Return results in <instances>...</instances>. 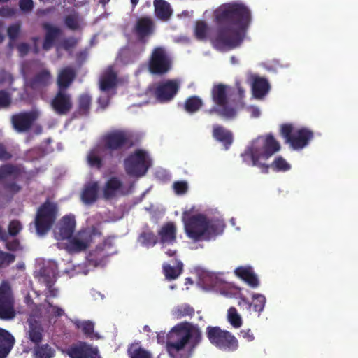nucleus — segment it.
<instances>
[{
	"mask_svg": "<svg viewBox=\"0 0 358 358\" xmlns=\"http://www.w3.org/2000/svg\"><path fill=\"white\" fill-rule=\"evenodd\" d=\"M213 137L217 141L221 142L225 150H228L233 143V134L220 124H214L213 127Z\"/></svg>",
	"mask_w": 358,
	"mask_h": 358,
	"instance_id": "24",
	"label": "nucleus"
},
{
	"mask_svg": "<svg viewBox=\"0 0 358 358\" xmlns=\"http://www.w3.org/2000/svg\"><path fill=\"white\" fill-rule=\"evenodd\" d=\"M104 148L110 155L115 152H122L134 145L132 136L124 130L117 129L107 133L103 137Z\"/></svg>",
	"mask_w": 358,
	"mask_h": 358,
	"instance_id": "9",
	"label": "nucleus"
},
{
	"mask_svg": "<svg viewBox=\"0 0 358 358\" xmlns=\"http://www.w3.org/2000/svg\"><path fill=\"white\" fill-rule=\"evenodd\" d=\"M4 189L11 194H15L21 191L22 187L16 182H8L3 184Z\"/></svg>",
	"mask_w": 358,
	"mask_h": 358,
	"instance_id": "57",
	"label": "nucleus"
},
{
	"mask_svg": "<svg viewBox=\"0 0 358 358\" xmlns=\"http://www.w3.org/2000/svg\"><path fill=\"white\" fill-rule=\"evenodd\" d=\"M155 14L156 17L162 20L167 21L173 14L171 5L165 0H154Z\"/></svg>",
	"mask_w": 358,
	"mask_h": 358,
	"instance_id": "32",
	"label": "nucleus"
},
{
	"mask_svg": "<svg viewBox=\"0 0 358 358\" xmlns=\"http://www.w3.org/2000/svg\"><path fill=\"white\" fill-rule=\"evenodd\" d=\"M12 98L10 94L6 90H0V108H8L10 106Z\"/></svg>",
	"mask_w": 358,
	"mask_h": 358,
	"instance_id": "53",
	"label": "nucleus"
},
{
	"mask_svg": "<svg viewBox=\"0 0 358 358\" xmlns=\"http://www.w3.org/2000/svg\"><path fill=\"white\" fill-rule=\"evenodd\" d=\"M42 27L46 31L43 43V49L48 50L53 47L56 40L58 38L62 31L59 28L52 26L47 22L43 23Z\"/></svg>",
	"mask_w": 358,
	"mask_h": 358,
	"instance_id": "27",
	"label": "nucleus"
},
{
	"mask_svg": "<svg viewBox=\"0 0 358 358\" xmlns=\"http://www.w3.org/2000/svg\"><path fill=\"white\" fill-rule=\"evenodd\" d=\"M15 316L14 298L10 285L3 282L0 285V319L11 320Z\"/></svg>",
	"mask_w": 358,
	"mask_h": 358,
	"instance_id": "12",
	"label": "nucleus"
},
{
	"mask_svg": "<svg viewBox=\"0 0 358 358\" xmlns=\"http://www.w3.org/2000/svg\"><path fill=\"white\" fill-rule=\"evenodd\" d=\"M76 228V219L74 215L64 216L59 221L58 231L56 232L58 240H66L71 238Z\"/></svg>",
	"mask_w": 358,
	"mask_h": 358,
	"instance_id": "18",
	"label": "nucleus"
},
{
	"mask_svg": "<svg viewBox=\"0 0 358 358\" xmlns=\"http://www.w3.org/2000/svg\"><path fill=\"white\" fill-rule=\"evenodd\" d=\"M122 187V182L117 177H111L106 182L103 188V196L110 199L115 196L117 191Z\"/></svg>",
	"mask_w": 358,
	"mask_h": 358,
	"instance_id": "35",
	"label": "nucleus"
},
{
	"mask_svg": "<svg viewBox=\"0 0 358 358\" xmlns=\"http://www.w3.org/2000/svg\"><path fill=\"white\" fill-rule=\"evenodd\" d=\"M45 303L49 308L52 309V313L57 317H61L64 314V311L62 308L57 306H53L47 299L45 300Z\"/></svg>",
	"mask_w": 358,
	"mask_h": 358,
	"instance_id": "63",
	"label": "nucleus"
},
{
	"mask_svg": "<svg viewBox=\"0 0 358 358\" xmlns=\"http://www.w3.org/2000/svg\"><path fill=\"white\" fill-rule=\"evenodd\" d=\"M24 172V168L17 164H6L0 166V181L8 177L17 180Z\"/></svg>",
	"mask_w": 358,
	"mask_h": 358,
	"instance_id": "31",
	"label": "nucleus"
},
{
	"mask_svg": "<svg viewBox=\"0 0 358 358\" xmlns=\"http://www.w3.org/2000/svg\"><path fill=\"white\" fill-rule=\"evenodd\" d=\"M16 13V10L8 6H4L0 8V16L3 17H12Z\"/></svg>",
	"mask_w": 358,
	"mask_h": 358,
	"instance_id": "61",
	"label": "nucleus"
},
{
	"mask_svg": "<svg viewBox=\"0 0 358 358\" xmlns=\"http://www.w3.org/2000/svg\"><path fill=\"white\" fill-rule=\"evenodd\" d=\"M92 242V234L86 230L80 231L78 234L69 238L66 248L69 252L77 253L85 250Z\"/></svg>",
	"mask_w": 358,
	"mask_h": 358,
	"instance_id": "16",
	"label": "nucleus"
},
{
	"mask_svg": "<svg viewBox=\"0 0 358 358\" xmlns=\"http://www.w3.org/2000/svg\"><path fill=\"white\" fill-rule=\"evenodd\" d=\"M117 83V75L113 71L107 72L100 80V89L102 91H108L113 88Z\"/></svg>",
	"mask_w": 358,
	"mask_h": 358,
	"instance_id": "39",
	"label": "nucleus"
},
{
	"mask_svg": "<svg viewBox=\"0 0 358 358\" xmlns=\"http://www.w3.org/2000/svg\"><path fill=\"white\" fill-rule=\"evenodd\" d=\"M50 106L57 115H67L73 108L71 94L66 90L58 89L50 101Z\"/></svg>",
	"mask_w": 358,
	"mask_h": 358,
	"instance_id": "15",
	"label": "nucleus"
},
{
	"mask_svg": "<svg viewBox=\"0 0 358 358\" xmlns=\"http://www.w3.org/2000/svg\"><path fill=\"white\" fill-rule=\"evenodd\" d=\"M74 324L78 329H81L83 333L87 336L90 338H92L94 335V324L90 321H76Z\"/></svg>",
	"mask_w": 358,
	"mask_h": 358,
	"instance_id": "47",
	"label": "nucleus"
},
{
	"mask_svg": "<svg viewBox=\"0 0 358 358\" xmlns=\"http://www.w3.org/2000/svg\"><path fill=\"white\" fill-rule=\"evenodd\" d=\"M114 249V242L112 237H108L103 243L96 245V248L90 253L92 261H101L103 259L115 253Z\"/></svg>",
	"mask_w": 358,
	"mask_h": 358,
	"instance_id": "20",
	"label": "nucleus"
},
{
	"mask_svg": "<svg viewBox=\"0 0 358 358\" xmlns=\"http://www.w3.org/2000/svg\"><path fill=\"white\" fill-rule=\"evenodd\" d=\"M36 278L45 286L54 285L56 282V271L52 265L44 266L37 271Z\"/></svg>",
	"mask_w": 358,
	"mask_h": 358,
	"instance_id": "29",
	"label": "nucleus"
},
{
	"mask_svg": "<svg viewBox=\"0 0 358 358\" xmlns=\"http://www.w3.org/2000/svg\"><path fill=\"white\" fill-rule=\"evenodd\" d=\"M12 155L7 150L6 147L0 143V161H6L11 159Z\"/></svg>",
	"mask_w": 358,
	"mask_h": 358,
	"instance_id": "64",
	"label": "nucleus"
},
{
	"mask_svg": "<svg viewBox=\"0 0 358 358\" xmlns=\"http://www.w3.org/2000/svg\"><path fill=\"white\" fill-rule=\"evenodd\" d=\"M55 355V350L48 344L37 345L34 348L35 358H52Z\"/></svg>",
	"mask_w": 358,
	"mask_h": 358,
	"instance_id": "44",
	"label": "nucleus"
},
{
	"mask_svg": "<svg viewBox=\"0 0 358 358\" xmlns=\"http://www.w3.org/2000/svg\"><path fill=\"white\" fill-rule=\"evenodd\" d=\"M280 149V145L278 141L275 140L272 134H268L264 138L262 151L258 152V154L261 155L263 159H268Z\"/></svg>",
	"mask_w": 358,
	"mask_h": 358,
	"instance_id": "26",
	"label": "nucleus"
},
{
	"mask_svg": "<svg viewBox=\"0 0 358 358\" xmlns=\"http://www.w3.org/2000/svg\"><path fill=\"white\" fill-rule=\"evenodd\" d=\"M71 358H96L98 350L85 342H81L77 345H73L68 350Z\"/></svg>",
	"mask_w": 358,
	"mask_h": 358,
	"instance_id": "22",
	"label": "nucleus"
},
{
	"mask_svg": "<svg viewBox=\"0 0 358 358\" xmlns=\"http://www.w3.org/2000/svg\"><path fill=\"white\" fill-rule=\"evenodd\" d=\"M15 343L14 336L6 329L0 328V358H7Z\"/></svg>",
	"mask_w": 358,
	"mask_h": 358,
	"instance_id": "23",
	"label": "nucleus"
},
{
	"mask_svg": "<svg viewBox=\"0 0 358 358\" xmlns=\"http://www.w3.org/2000/svg\"><path fill=\"white\" fill-rule=\"evenodd\" d=\"M76 77V70L71 66L63 68L57 76V84L58 89L66 90Z\"/></svg>",
	"mask_w": 358,
	"mask_h": 358,
	"instance_id": "25",
	"label": "nucleus"
},
{
	"mask_svg": "<svg viewBox=\"0 0 358 358\" xmlns=\"http://www.w3.org/2000/svg\"><path fill=\"white\" fill-rule=\"evenodd\" d=\"M275 172H285L291 169V165L281 156L276 157L271 164Z\"/></svg>",
	"mask_w": 358,
	"mask_h": 358,
	"instance_id": "45",
	"label": "nucleus"
},
{
	"mask_svg": "<svg viewBox=\"0 0 358 358\" xmlns=\"http://www.w3.org/2000/svg\"><path fill=\"white\" fill-rule=\"evenodd\" d=\"M253 96L257 99L264 97L270 90V85L268 80L264 78H255L252 83Z\"/></svg>",
	"mask_w": 358,
	"mask_h": 358,
	"instance_id": "34",
	"label": "nucleus"
},
{
	"mask_svg": "<svg viewBox=\"0 0 358 358\" xmlns=\"http://www.w3.org/2000/svg\"><path fill=\"white\" fill-rule=\"evenodd\" d=\"M183 264L178 262L176 266H172L170 264H165L163 266L165 276L169 280L177 278L182 271Z\"/></svg>",
	"mask_w": 358,
	"mask_h": 358,
	"instance_id": "43",
	"label": "nucleus"
},
{
	"mask_svg": "<svg viewBox=\"0 0 358 358\" xmlns=\"http://www.w3.org/2000/svg\"><path fill=\"white\" fill-rule=\"evenodd\" d=\"M92 104V97L87 94L80 95L78 100V109L75 115L86 116L90 113Z\"/></svg>",
	"mask_w": 358,
	"mask_h": 358,
	"instance_id": "36",
	"label": "nucleus"
},
{
	"mask_svg": "<svg viewBox=\"0 0 358 358\" xmlns=\"http://www.w3.org/2000/svg\"><path fill=\"white\" fill-rule=\"evenodd\" d=\"M173 331L176 332L177 341L166 342L167 352L172 357H176L186 345H188L189 352L194 351L203 339L199 327L188 322L176 325Z\"/></svg>",
	"mask_w": 358,
	"mask_h": 358,
	"instance_id": "2",
	"label": "nucleus"
},
{
	"mask_svg": "<svg viewBox=\"0 0 358 358\" xmlns=\"http://www.w3.org/2000/svg\"><path fill=\"white\" fill-rule=\"evenodd\" d=\"M227 90V86L222 83L213 85L210 96L215 106L206 110V113L216 114L225 120H232L236 117L239 106L237 105L234 107L229 104ZM239 106L242 107L243 103H240Z\"/></svg>",
	"mask_w": 358,
	"mask_h": 358,
	"instance_id": "4",
	"label": "nucleus"
},
{
	"mask_svg": "<svg viewBox=\"0 0 358 358\" xmlns=\"http://www.w3.org/2000/svg\"><path fill=\"white\" fill-rule=\"evenodd\" d=\"M39 115L40 113L37 110L15 113L10 119L13 128L19 133L27 132L31 129Z\"/></svg>",
	"mask_w": 358,
	"mask_h": 358,
	"instance_id": "13",
	"label": "nucleus"
},
{
	"mask_svg": "<svg viewBox=\"0 0 358 358\" xmlns=\"http://www.w3.org/2000/svg\"><path fill=\"white\" fill-rule=\"evenodd\" d=\"M280 134L294 150L305 148L313 138V132L310 129L301 128L294 131L293 125L289 123L280 126Z\"/></svg>",
	"mask_w": 358,
	"mask_h": 358,
	"instance_id": "6",
	"label": "nucleus"
},
{
	"mask_svg": "<svg viewBox=\"0 0 358 358\" xmlns=\"http://www.w3.org/2000/svg\"><path fill=\"white\" fill-rule=\"evenodd\" d=\"M99 185L98 182H90L85 185L81 193V199L85 204L94 203L98 199Z\"/></svg>",
	"mask_w": 358,
	"mask_h": 358,
	"instance_id": "30",
	"label": "nucleus"
},
{
	"mask_svg": "<svg viewBox=\"0 0 358 358\" xmlns=\"http://www.w3.org/2000/svg\"><path fill=\"white\" fill-rule=\"evenodd\" d=\"M206 336L213 345L221 350L234 351L238 348V343L235 336L219 327L208 326Z\"/></svg>",
	"mask_w": 358,
	"mask_h": 358,
	"instance_id": "10",
	"label": "nucleus"
},
{
	"mask_svg": "<svg viewBox=\"0 0 358 358\" xmlns=\"http://www.w3.org/2000/svg\"><path fill=\"white\" fill-rule=\"evenodd\" d=\"M77 43V38L74 37H69L63 40L62 42V46L65 50H69L70 49L73 48Z\"/></svg>",
	"mask_w": 358,
	"mask_h": 358,
	"instance_id": "60",
	"label": "nucleus"
},
{
	"mask_svg": "<svg viewBox=\"0 0 358 358\" xmlns=\"http://www.w3.org/2000/svg\"><path fill=\"white\" fill-rule=\"evenodd\" d=\"M22 24L20 21L16 22L8 26L7 28V34L10 41H15L20 33Z\"/></svg>",
	"mask_w": 358,
	"mask_h": 358,
	"instance_id": "50",
	"label": "nucleus"
},
{
	"mask_svg": "<svg viewBox=\"0 0 358 358\" xmlns=\"http://www.w3.org/2000/svg\"><path fill=\"white\" fill-rule=\"evenodd\" d=\"M203 106L202 99L197 96H192L187 98L184 104V108L189 113L197 112Z\"/></svg>",
	"mask_w": 358,
	"mask_h": 358,
	"instance_id": "40",
	"label": "nucleus"
},
{
	"mask_svg": "<svg viewBox=\"0 0 358 358\" xmlns=\"http://www.w3.org/2000/svg\"><path fill=\"white\" fill-rule=\"evenodd\" d=\"M138 241L145 247L154 246L159 241L153 231L148 230L140 234Z\"/></svg>",
	"mask_w": 358,
	"mask_h": 358,
	"instance_id": "42",
	"label": "nucleus"
},
{
	"mask_svg": "<svg viewBox=\"0 0 358 358\" xmlns=\"http://www.w3.org/2000/svg\"><path fill=\"white\" fill-rule=\"evenodd\" d=\"M208 231L206 237L209 238L212 236H217L223 232L225 228L224 222L219 219H207Z\"/></svg>",
	"mask_w": 358,
	"mask_h": 358,
	"instance_id": "37",
	"label": "nucleus"
},
{
	"mask_svg": "<svg viewBox=\"0 0 358 358\" xmlns=\"http://www.w3.org/2000/svg\"><path fill=\"white\" fill-rule=\"evenodd\" d=\"M173 188L176 194H185L188 190V184L185 180L176 181L173 184Z\"/></svg>",
	"mask_w": 358,
	"mask_h": 358,
	"instance_id": "54",
	"label": "nucleus"
},
{
	"mask_svg": "<svg viewBox=\"0 0 358 358\" xmlns=\"http://www.w3.org/2000/svg\"><path fill=\"white\" fill-rule=\"evenodd\" d=\"M217 25L212 38L213 47L222 52L232 50L241 45L251 22L250 11L243 3H224L215 11Z\"/></svg>",
	"mask_w": 358,
	"mask_h": 358,
	"instance_id": "1",
	"label": "nucleus"
},
{
	"mask_svg": "<svg viewBox=\"0 0 358 358\" xmlns=\"http://www.w3.org/2000/svg\"><path fill=\"white\" fill-rule=\"evenodd\" d=\"M114 249V242L112 237H108L103 243L96 245V248L90 253L92 261H101L103 259L115 253Z\"/></svg>",
	"mask_w": 358,
	"mask_h": 358,
	"instance_id": "21",
	"label": "nucleus"
},
{
	"mask_svg": "<svg viewBox=\"0 0 358 358\" xmlns=\"http://www.w3.org/2000/svg\"><path fill=\"white\" fill-rule=\"evenodd\" d=\"M52 76L48 69H43L34 74L28 81V85L34 91H41L52 83Z\"/></svg>",
	"mask_w": 358,
	"mask_h": 358,
	"instance_id": "17",
	"label": "nucleus"
},
{
	"mask_svg": "<svg viewBox=\"0 0 358 358\" xmlns=\"http://www.w3.org/2000/svg\"><path fill=\"white\" fill-rule=\"evenodd\" d=\"M131 358H151V355L144 349L138 348L134 351Z\"/></svg>",
	"mask_w": 358,
	"mask_h": 358,
	"instance_id": "62",
	"label": "nucleus"
},
{
	"mask_svg": "<svg viewBox=\"0 0 358 358\" xmlns=\"http://www.w3.org/2000/svg\"><path fill=\"white\" fill-rule=\"evenodd\" d=\"M43 329L40 325L31 324L29 329V338L36 344H38L42 340Z\"/></svg>",
	"mask_w": 358,
	"mask_h": 358,
	"instance_id": "46",
	"label": "nucleus"
},
{
	"mask_svg": "<svg viewBox=\"0 0 358 358\" xmlns=\"http://www.w3.org/2000/svg\"><path fill=\"white\" fill-rule=\"evenodd\" d=\"M20 9L24 13H28L32 11L34 8L33 0H19Z\"/></svg>",
	"mask_w": 358,
	"mask_h": 358,
	"instance_id": "59",
	"label": "nucleus"
},
{
	"mask_svg": "<svg viewBox=\"0 0 358 358\" xmlns=\"http://www.w3.org/2000/svg\"><path fill=\"white\" fill-rule=\"evenodd\" d=\"M179 90V83L175 80L159 83L154 90V96L159 103L171 101Z\"/></svg>",
	"mask_w": 358,
	"mask_h": 358,
	"instance_id": "14",
	"label": "nucleus"
},
{
	"mask_svg": "<svg viewBox=\"0 0 358 358\" xmlns=\"http://www.w3.org/2000/svg\"><path fill=\"white\" fill-rule=\"evenodd\" d=\"M15 260V255L0 250V268L8 266L13 263Z\"/></svg>",
	"mask_w": 358,
	"mask_h": 358,
	"instance_id": "52",
	"label": "nucleus"
},
{
	"mask_svg": "<svg viewBox=\"0 0 358 358\" xmlns=\"http://www.w3.org/2000/svg\"><path fill=\"white\" fill-rule=\"evenodd\" d=\"M172 68L171 57L164 46L155 47L148 61V69L152 75L162 76Z\"/></svg>",
	"mask_w": 358,
	"mask_h": 358,
	"instance_id": "8",
	"label": "nucleus"
},
{
	"mask_svg": "<svg viewBox=\"0 0 358 358\" xmlns=\"http://www.w3.org/2000/svg\"><path fill=\"white\" fill-rule=\"evenodd\" d=\"M236 276L245 281L252 288H256L259 285V281L252 268L250 266H239L236 268Z\"/></svg>",
	"mask_w": 358,
	"mask_h": 358,
	"instance_id": "28",
	"label": "nucleus"
},
{
	"mask_svg": "<svg viewBox=\"0 0 358 358\" xmlns=\"http://www.w3.org/2000/svg\"><path fill=\"white\" fill-rule=\"evenodd\" d=\"M252 303H250L245 296H241L238 305H245L248 309L252 306L253 310L258 313L263 311L266 304V297L260 294H255L252 296Z\"/></svg>",
	"mask_w": 358,
	"mask_h": 358,
	"instance_id": "33",
	"label": "nucleus"
},
{
	"mask_svg": "<svg viewBox=\"0 0 358 358\" xmlns=\"http://www.w3.org/2000/svg\"><path fill=\"white\" fill-rule=\"evenodd\" d=\"M22 229V224L17 220H12L8 225V234L11 236H17Z\"/></svg>",
	"mask_w": 358,
	"mask_h": 358,
	"instance_id": "56",
	"label": "nucleus"
},
{
	"mask_svg": "<svg viewBox=\"0 0 358 358\" xmlns=\"http://www.w3.org/2000/svg\"><path fill=\"white\" fill-rule=\"evenodd\" d=\"M126 173L131 176L142 177L151 166V160L146 151L137 149L124 162Z\"/></svg>",
	"mask_w": 358,
	"mask_h": 358,
	"instance_id": "7",
	"label": "nucleus"
},
{
	"mask_svg": "<svg viewBox=\"0 0 358 358\" xmlns=\"http://www.w3.org/2000/svg\"><path fill=\"white\" fill-rule=\"evenodd\" d=\"M249 155H250L252 159V166H259L262 169V172L264 173H268V169L271 166V165L260 163L259 162L260 158H262V157L261 156V155L258 154V151L257 150H251Z\"/></svg>",
	"mask_w": 358,
	"mask_h": 358,
	"instance_id": "48",
	"label": "nucleus"
},
{
	"mask_svg": "<svg viewBox=\"0 0 358 358\" xmlns=\"http://www.w3.org/2000/svg\"><path fill=\"white\" fill-rule=\"evenodd\" d=\"M58 213L57 203L47 199L37 209L34 222L29 224V229L34 226L37 235H45L54 225Z\"/></svg>",
	"mask_w": 358,
	"mask_h": 358,
	"instance_id": "5",
	"label": "nucleus"
},
{
	"mask_svg": "<svg viewBox=\"0 0 358 358\" xmlns=\"http://www.w3.org/2000/svg\"><path fill=\"white\" fill-rule=\"evenodd\" d=\"M185 230L187 236L199 241L203 238H207L208 231L207 218L202 214L192 215L185 221Z\"/></svg>",
	"mask_w": 358,
	"mask_h": 358,
	"instance_id": "11",
	"label": "nucleus"
},
{
	"mask_svg": "<svg viewBox=\"0 0 358 358\" xmlns=\"http://www.w3.org/2000/svg\"><path fill=\"white\" fill-rule=\"evenodd\" d=\"M194 308L188 303L178 305L173 311V315L177 319H181L185 317H192L194 315Z\"/></svg>",
	"mask_w": 358,
	"mask_h": 358,
	"instance_id": "41",
	"label": "nucleus"
},
{
	"mask_svg": "<svg viewBox=\"0 0 358 358\" xmlns=\"http://www.w3.org/2000/svg\"><path fill=\"white\" fill-rule=\"evenodd\" d=\"M65 25L71 30H76L79 27L78 18L74 15H66L64 18Z\"/></svg>",
	"mask_w": 358,
	"mask_h": 358,
	"instance_id": "55",
	"label": "nucleus"
},
{
	"mask_svg": "<svg viewBox=\"0 0 358 358\" xmlns=\"http://www.w3.org/2000/svg\"><path fill=\"white\" fill-rule=\"evenodd\" d=\"M177 228L174 222H168L164 224L157 232V238L162 245H173L176 242Z\"/></svg>",
	"mask_w": 358,
	"mask_h": 358,
	"instance_id": "19",
	"label": "nucleus"
},
{
	"mask_svg": "<svg viewBox=\"0 0 358 358\" xmlns=\"http://www.w3.org/2000/svg\"><path fill=\"white\" fill-rule=\"evenodd\" d=\"M13 76L10 72L6 71L5 69L0 70V85L8 83L10 85L13 84Z\"/></svg>",
	"mask_w": 358,
	"mask_h": 358,
	"instance_id": "58",
	"label": "nucleus"
},
{
	"mask_svg": "<svg viewBox=\"0 0 358 358\" xmlns=\"http://www.w3.org/2000/svg\"><path fill=\"white\" fill-rule=\"evenodd\" d=\"M87 163L91 168L100 170L103 166V159L100 156L99 149L98 148L90 150L87 155Z\"/></svg>",
	"mask_w": 358,
	"mask_h": 358,
	"instance_id": "38",
	"label": "nucleus"
},
{
	"mask_svg": "<svg viewBox=\"0 0 358 358\" xmlns=\"http://www.w3.org/2000/svg\"><path fill=\"white\" fill-rule=\"evenodd\" d=\"M227 316L229 322L234 327L238 328L241 326V317L238 314L237 310L234 307H231L229 308Z\"/></svg>",
	"mask_w": 358,
	"mask_h": 358,
	"instance_id": "49",
	"label": "nucleus"
},
{
	"mask_svg": "<svg viewBox=\"0 0 358 358\" xmlns=\"http://www.w3.org/2000/svg\"><path fill=\"white\" fill-rule=\"evenodd\" d=\"M208 32V27L205 22L199 21L196 24L194 34L196 38L202 40L206 38Z\"/></svg>",
	"mask_w": 358,
	"mask_h": 358,
	"instance_id": "51",
	"label": "nucleus"
},
{
	"mask_svg": "<svg viewBox=\"0 0 358 358\" xmlns=\"http://www.w3.org/2000/svg\"><path fill=\"white\" fill-rule=\"evenodd\" d=\"M155 31V24L150 17H143L137 20L133 29V32L136 35L141 45L132 44L129 47L122 48L119 57L125 62L124 59L128 56H132L131 62L137 59L144 51L145 44L148 42V38L152 35Z\"/></svg>",
	"mask_w": 358,
	"mask_h": 358,
	"instance_id": "3",
	"label": "nucleus"
}]
</instances>
